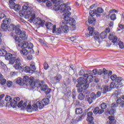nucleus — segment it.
<instances>
[{"label":"nucleus","instance_id":"f257e3e1","mask_svg":"<svg viewBox=\"0 0 124 124\" xmlns=\"http://www.w3.org/2000/svg\"><path fill=\"white\" fill-rule=\"evenodd\" d=\"M56 11H62V12H63L65 14V16L63 17V20L60 23V27L62 28V30L63 31V32L65 33H67L69 31V28L68 26L66 25L67 24H69L71 26H73L75 25V23L76 21L75 19L73 18H69V16L71 15V13H70V10H71V8L69 6H66V5L64 4H62L57 7H56Z\"/></svg>","mask_w":124,"mask_h":124},{"label":"nucleus","instance_id":"f03ea898","mask_svg":"<svg viewBox=\"0 0 124 124\" xmlns=\"http://www.w3.org/2000/svg\"><path fill=\"white\" fill-rule=\"evenodd\" d=\"M19 15L21 17L25 16L26 19H29L28 20L30 23H34L35 25H38L40 27H43L45 25V21L40 18H35V13L32 11V7L24 5L22 7V10L19 12Z\"/></svg>","mask_w":124,"mask_h":124},{"label":"nucleus","instance_id":"7ed1b4c3","mask_svg":"<svg viewBox=\"0 0 124 124\" xmlns=\"http://www.w3.org/2000/svg\"><path fill=\"white\" fill-rule=\"evenodd\" d=\"M112 71H107L106 69H103V70H97V69H94L93 71H88L87 74H84L83 76L84 78L80 77L78 78L77 81L78 83H80L82 86H84V85H89L88 83V79L89 81L93 80L94 78L93 75H107L108 76H111L112 74Z\"/></svg>","mask_w":124,"mask_h":124},{"label":"nucleus","instance_id":"20e7f679","mask_svg":"<svg viewBox=\"0 0 124 124\" xmlns=\"http://www.w3.org/2000/svg\"><path fill=\"white\" fill-rule=\"evenodd\" d=\"M23 100H21L17 105L18 108H21L23 110L24 109H27L28 112H32V111H37L38 110V107L39 109H43L45 106L41 105V102L38 101L36 104L31 106L30 104L27 106V101L24 102Z\"/></svg>","mask_w":124,"mask_h":124},{"label":"nucleus","instance_id":"39448f33","mask_svg":"<svg viewBox=\"0 0 124 124\" xmlns=\"http://www.w3.org/2000/svg\"><path fill=\"white\" fill-rule=\"evenodd\" d=\"M93 30L94 29L93 28H88L89 34L88 33L86 34L87 37H90V36L93 35L94 39L98 41V42H100V38L101 39H104L107 37V32L106 31H103L99 35V33L94 32Z\"/></svg>","mask_w":124,"mask_h":124},{"label":"nucleus","instance_id":"423d86ee","mask_svg":"<svg viewBox=\"0 0 124 124\" xmlns=\"http://www.w3.org/2000/svg\"><path fill=\"white\" fill-rule=\"evenodd\" d=\"M18 47H21L22 50H20V54L23 56H27L29 54V51L27 49H28L29 50L30 54H33L34 51L32 49L33 48V45L31 43H28V42L22 43H19L18 44Z\"/></svg>","mask_w":124,"mask_h":124},{"label":"nucleus","instance_id":"0eeeda50","mask_svg":"<svg viewBox=\"0 0 124 124\" xmlns=\"http://www.w3.org/2000/svg\"><path fill=\"white\" fill-rule=\"evenodd\" d=\"M120 105L122 108L124 107V101H122L120 98L117 97L116 102L113 103L111 104L110 109L109 111L110 114H115L116 112V108H117Z\"/></svg>","mask_w":124,"mask_h":124},{"label":"nucleus","instance_id":"6e6552de","mask_svg":"<svg viewBox=\"0 0 124 124\" xmlns=\"http://www.w3.org/2000/svg\"><path fill=\"white\" fill-rule=\"evenodd\" d=\"M100 108L99 107H96L93 110V113L95 114V115H100L104 113V109H106L107 108V104L105 103H102L100 105Z\"/></svg>","mask_w":124,"mask_h":124},{"label":"nucleus","instance_id":"1a4fd4ad","mask_svg":"<svg viewBox=\"0 0 124 124\" xmlns=\"http://www.w3.org/2000/svg\"><path fill=\"white\" fill-rule=\"evenodd\" d=\"M5 100L6 101H9L10 104L12 107H13V108H15L16 105H17V103H18V101H20V98H14V101L12 102V98H11L10 96L7 95L5 98Z\"/></svg>","mask_w":124,"mask_h":124},{"label":"nucleus","instance_id":"9d476101","mask_svg":"<svg viewBox=\"0 0 124 124\" xmlns=\"http://www.w3.org/2000/svg\"><path fill=\"white\" fill-rule=\"evenodd\" d=\"M108 39H109V40H112L111 42H112V43H113L114 44H115V43L118 44L121 49H123V48H124L123 42L118 41V37H117V36H114L113 34H109Z\"/></svg>","mask_w":124,"mask_h":124},{"label":"nucleus","instance_id":"9b49d317","mask_svg":"<svg viewBox=\"0 0 124 124\" xmlns=\"http://www.w3.org/2000/svg\"><path fill=\"white\" fill-rule=\"evenodd\" d=\"M16 34L19 35L20 38L22 39V40H27L28 39V35L26 34V31H21V29L18 27H16L15 30Z\"/></svg>","mask_w":124,"mask_h":124},{"label":"nucleus","instance_id":"f8f14e48","mask_svg":"<svg viewBox=\"0 0 124 124\" xmlns=\"http://www.w3.org/2000/svg\"><path fill=\"white\" fill-rule=\"evenodd\" d=\"M10 4L11 9H14L16 12H18L21 9V5L16 4L12 0L10 1Z\"/></svg>","mask_w":124,"mask_h":124},{"label":"nucleus","instance_id":"ddd939ff","mask_svg":"<svg viewBox=\"0 0 124 124\" xmlns=\"http://www.w3.org/2000/svg\"><path fill=\"white\" fill-rule=\"evenodd\" d=\"M93 112L89 111L87 113V121L88 122V124H94V123H93Z\"/></svg>","mask_w":124,"mask_h":124},{"label":"nucleus","instance_id":"4468645a","mask_svg":"<svg viewBox=\"0 0 124 124\" xmlns=\"http://www.w3.org/2000/svg\"><path fill=\"white\" fill-rule=\"evenodd\" d=\"M61 27V26H60ZM56 25L53 26V28H52V32L53 33H56V34H61V33H62L63 31V30L62 29L63 27H61L59 28H57L56 29Z\"/></svg>","mask_w":124,"mask_h":124},{"label":"nucleus","instance_id":"2eb2a0df","mask_svg":"<svg viewBox=\"0 0 124 124\" xmlns=\"http://www.w3.org/2000/svg\"><path fill=\"white\" fill-rule=\"evenodd\" d=\"M14 39H15L16 42H17L18 46H19V43H22L23 44H24V43H27V42L25 41L26 40H23V39L21 38V37L19 38L17 36H15L14 37Z\"/></svg>","mask_w":124,"mask_h":124},{"label":"nucleus","instance_id":"dca6fc26","mask_svg":"<svg viewBox=\"0 0 124 124\" xmlns=\"http://www.w3.org/2000/svg\"><path fill=\"white\" fill-rule=\"evenodd\" d=\"M62 76L60 74H57L55 77L53 78L54 84H57V83H59V82L62 80Z\"/></svg>","mask_w":124,"mask_h":124},{"label":"nucleus","instance_id":"f3484780","mask_svg":"<svg viewBox=\"0 0 124 124\" xmlns=\"http://www.w3.org/2000/svg\"><path fill=\"white\" fill-rule=\"evenodd\" d=\"M101 92L102 93H106L108 92H110L109 86H102L101 88Z\"/></svg>","mask_w":124,"mask_h":124},{"label":"nucleus","instance_id":"a211bd4d","mask_svg":"<svg viewBox=\"0 0 124 124\" xmlns=\"http://www.w3.org/2000/svg\"><path fill=\"white\" fill-rule=\"evenodd\" d=\"M86 115H87L86 113H84L82 115H80L79 116H78L76 119H75L76 121V122L77 123V122H81V121H82V120H83L84 118L86 117Z\"/></svg>","mask_w":124,"mask_h":124},{"label":"nucleus","instance_id":"6ab92c4d","mask_svg":"<svg viewBox=\"0 0 124 124\" xmlns=\"http://www.w3.org/2000/svg\"><path fill=\"white\" fill-rule=\"evenodd\" d=\"M96 19L92 16H89L88 17V23L89 24H93V25H95Z\"/></svg>","mask_w":124,"mask_h":124},{"label":"nucleus","instance_id":"aec40b11","mask_svg":"<svg viewBox=\"0 0 124 124\" xmlns=\"http://www.w3.org/2000/svg\"><path fill=\"white\" fill-rule=\"evenodd\" d=\"M16 63L14 66L15 68H18V66H20L21 65V62H22V61L19 58H16Z\"/></svg>","mask_w":124,"mask_h":124},{"label":"nucleus","instance_id":"412c9836","mask_svg":"<svg viewBox=\"0 0 124 124\" xmlns=\"http://www.w3.org/2000/svg\"><path fill=\"white\" fill-rule=\"evenodd\" d=\"M89 86L90 85L89 84H86L83 85L82 87H81L78 88V93H82V92H83V90H87V89L89 88Z\"/></svg>","mask_w":124,"mask_h":124},{"label":"nucleus","instance_id":"4be33fe9","mask_svg":"<svg viewBox=\"0 0 124 124\" xmlns=\"http://www.w3.org/2000/svg\"><path fill=\"white\" fill-rule=\"evenodd\" d=\"M7 30H8V25L4 23H2L0 29L1 31H6Z\"/></svg>","mask_w":124,"mask_h":124},{"label":"nucleus","instance_id":"5701e85b","mask_svg":"<svg viewBox=\"0 0 124 124\" xmlns=\"http://www.w3.org/2000/svg\"><path fill=\"white\" fill-rule=\"evenodd\" d=\"M30 69L31 72V74L36 70V68H35V63L34 62H31V64H30Z\"/></svg>","mask_w":124,"mask_h":124},{"label":"nucleus","instance_id":"b1692460","mask_svg":"<svg viewBox=\"0 0 124 124\" xmlns=\"http://www.w3.org/2000/svg\"><path fill=\"white\" fill-rule=\"evenodd\" d=\"M118 85H120V83H117L116 84V83L112 82L110 83V87L109 86L108 89L111 91L112 89H115V88H118L119 86Z\"/></svg>","mask_w":124,"mask_h":124},{"label":"nucleus","instance_id":"393cba45","mask_svg":"<svg viewBox=\"0 0 124 124\" xmlns=\"http://www.w3.org/2000/svg\"><path fill=\"white\" fill-rule=\"evenodd\" d=\"M16 84L19 85V86H24V82H23V79L21 78H18L16 80Z\"/></svg>","mask_w":124,"mask_h":124},{"label":"nucleus","instance_id":"a878e982","mask_svg":"<svg viewBox=\"0 0 124 124\" xmlns=\"http://www.w3.org/2000/svg\"><path fill=\"white\" fill-rule=\"evenodd\" d=\"M16 27V26H15V25L11 24L10 25H8V31H15Z\"/></svg>","mask_w":124,"mask_h":124},{"label":"nucleus","instance_id":"bb28decb","mask_svg":"<svg viewBox=\"0 0 124 124\" xmlns=\"http://www.w3.org/2000/svg\"><path fill=\"white\" fill-rule=\"evenodd\" d=\"M49 102L50 100H49V98H45L42 100V103L44 106L45 105H47V104H49Z\"/></svg>","mask_w":124,"mask_h":124},{"label":"nucleus","instance_id":"cd10ccee","mask_svg":"<svg viewBox=\"0 0 124 124\" xmlns=\"http://www.w3.org/2000/svg\"><path fill=\"white\" fill-rule=\"evenodd\" d=\"M3 76L2 75H0V84L1 85H5L6 84V79L3 78Z\"/></svg>","mask_w":124,"mask_h":124},{"label":"nucleus","instance_id":"c85d7f7f","mask_svg":"<svg viewBox=\"0 0 124 124\" xmlns=\"http://www.w3.org/2000/svg\"><path fill=\"white\" fill-rule=\"evenodd\" d=\"M3 24H5L8 26L11 23V19L9 18H5L3 21Z\"/></svg>","mask_w":124,"mask_h":124},{"label":"nucleus","instance_id":"c756f323","mask_svg":"<svg viewBox=\"0 0 124 124\" xmlns=\"http://www.w3.org/2000/svg\"><path fill=\"white\" fill-rule=\"evenodd\" d=\"M31 78H30V77L28 76H25L23 78V79H22L23 82L24 83V85H25V83H30V81H31Z\"/></svg>","mask_w":124,"mask_h":124},{"label":"nucleus","instance_id":"7c9ffc66","mask_svg":"<svg viewBox=\"0 0 124 124\" xmlns=\"http://www.w3.org/2000/svg\"><path fill=\"white\" fill-rule=\"evenodd\" d=\"M16 57L15 56H12L11 59L9 60V63L10 64H13L14 62H15V61H16Z\"/></svg>","mask_w":124,"mask_h":124},{"label":"nucleus","instance_id":"2f4dec72","mask_svg":"<svg viewBox=\"0 0 124 124\" xmlns=\"http://www.w3.org/2000/svg\"><path fill=\"white\" fill-rule=\"evenodd\" d=\"M24 71L26 73H31L32 72V71H31V68L29 66H26L24 68Z\"/></svg>","mask_w":124,"mask_h":124},{"label":"nucleus","instance_id":"473e14b6","mask_svg":"<svg viewBox=\"0 0 124 124\" xmlns=\"http://www.w3.org/2000/svg\"><path fill=\"white\" fill-rule=\"evenodd\" d=\"M13 56H12V54L11 53H7V52L5 55V60H6L7 61H10V60Z\"/></svg>","mask_w":124,"mask_h":124},{"label":"nucleus","instance_id":"72a5a7b5","mask_svg":"<svg viewBox=\"0 0 124 124\" xmlns=\"http://www.w3.org/2000/svg\"><path fill=\"white\" fill-rule=\"evenodd\" d=\"M29 83L30 86V88H31L32 89H34V88H35V82L32 80L29 81Z\"/></svg>","mask_w":124,"mask_h":124},{"label":"nucleus","instance_id":"f704fd0d","mask_svg":"<svg viewBox=\"0 0 124 124\" xmlns=\"http://www.w3.org/2000/svg\"><path fill=\"white\" fill-rule=\"evenodd\" d=\"M7 52L5 49H0V56L2 57H4L5 55H6V53Z\"/></svg>","mask_w":124,"mask_h":124},{"label":"nucleus","instance_id":"c9c22d12","mask_svg":"<svg viewBox=\"0 0 124 124\" xmlns=\"http://www.w3.org/2000/svg\"><path fill=\"white\" fill-rule=\"evenodd\" d=\"M82 113H83V109H82V108H77L76 109V114L77 115L82 114Z\"/></svg>","mask_w":124,"mask_h":124},{"label":"nucleus","instance_id":"e433bc0d","mask_svg":"<svg viewBox=\"0 0 124 124\" xmlns=\"http://www.w3.org/2000/svg\"><path fill=\"white\" fill-rule=\"evenodd\" d=\"M104 10H103V9L99 7L97 9V10H95V13H103Z\"/></svg>","mask_w":124,"mask_h":124},{"label":"nucleus","instance_id":"4c0bfd02","mask_svg":"<svg viewBox=\"0 0 124 124\" xmlns=\"http://www.w3.org/2000/svg\"><path fill=\"white\" fill-rule=\"evenodd\" d=\"M86 100H87V101H88V103H89V104H92V103L93 102V99L91 97H87L86 98Z\"/></svg>","mask_w":124,"mask_h":124},{"label":"nucleus","instance_id":"58836bf2","mask_svg":"<svg viewBox=\"0 0 124 124\" xmlns=\"http://www.w3.org/2000/svg\"><path fill=\"white\" fill-rule=\"evenodd\" d=\"M51 0L54 4H56L57 3L59 4V3L62 2L63 1L62 0Z\"/></svg>","mask_w":124,"mask_h":124},{"label":"nucleus","instance_id":"ea45409f","mask_svg":"<svg viewBox=\"0 0 124 124\" xmlns=\"http://www.w3.org/2000/svg\"><path fill=\"white\" fill-rule=\"evenodd\" d=\"M78 98L79 100H83L85 98V95L83 93H80L78 96Z\"/></svg>","mask_w":124,"mask_h":124},{"label":"nucleus","instance_id":"a19ab883","mask_svg":"<svg viewBox=\"0 0 124 124\" xmlns=\"http://www.w3.org/2000/svg\"><path fill=\"white\" fill-rule=\"evenodd\" d=\"M90 97L92 98V99L94 100V99H96L97 98V97L96 96V95L95 94V93H92L91 94Z\"/></svg>","mask_w":124,"mask_h":124},{"label":"nucleus","instance_id":"79ce46f5","mask_svg":"<svg viewBox=\"0 0 124 124\" xmlns=\"http://www.w3.org/2000/svg\"><path fill=\"white\" fill-rule=\"evenodd\" d=\"M110 19L112 21H115L116 19H117V16H116V14H113L110 16Z\"/></svg>","mask_w":124,"mask_h":124},{"label":"nucleus","instance_id":"37998d69","mask_svg":"<svg viewBox=\"0 0 124 124\" xmlns=\"http://www.w3.org/2000/svg\"><path fill=\"white\" fill-rule=\"evenodd\" d=\"M48 86H47L46 85H44L41 87V90L45 92Z\"/></svg>","mask_w":124,"mask_h":124},{"label":"nucleus","instance_id":"c03bdc74","mask_svg":"<svg viewBox=\"0 0 124 124\" xmlns=\"http://www.w3.org/2000/svg\"><path fill=\"white\" fill-rule=\"evenodd\" d=\"M120 94H121V90H117L115 91L114 95L115 96H118V95H120Z\"/></svg>","mask_w":124,"mask_h":124},{"label":"nucleus","instance_id":"a18cd8bd","mask_svg":"<svg viewBox=\"0 0 124 124\" xmlns=\"http://www.w3.org/2000/svg\"><path fill=\"white\" fill-rule=\"evenodd\" d=\"M89 14L90 15L89 16H92V17H93V16L95 15V11L90 10L89 12Z\"/></svg>","mask_w":124,"mask_h":124},{"label":"nucleus","instance_id":"49530a36","mask_svg":"<svg viewBox=\"0 0 124 124\" xmlns=\"http://www.w3.org/2000/svg\"><path fill=\"white\" fill-rule=\"evenodd\" d=\"M117 75H112L111 77H110V78L112 80V81H116V79H117Z\"/></svg>","mask_w":124,"mask_h":124},{"label":"nucleus","instance_id":"de8ad7c7","mask_svg":"<svg viewBox=\"0 0 124 124\" xmlns=\"http://www.w3.org/2000/svg\"><path fill=\"white\" fill-rule=\"evenodd\" d=\"M52 26H53V24L50 22H47L46 23V27H47V29H50Z\"/></svg>","mask_w":124,"mask_h":124},{"label":"nucleus","instance_id":"09e8293b","mask_svg":"<svg viewBox=\"0 0 124 124\" xmlns=\"http://www.w3.org/2000/svg\"><path fill=\"white\" fill-rule=\"evenodd\" d=\"M71 83V79L69 78H68L66 79L65 84L67 85H69Z\"/></svg>","mask_w":124,"mask_h":124},{"label":"nucleus","instance_id":"8fccbe9b","mask_svg":"<svg viewBox=\"0 0 124 124\" xmlns=\"http://www.w3.org/2000/svg\"><path fill=\"white\" fill-rule=\"evenodd\" d=\"M123 80V78L122 77H117L116 79L115 80V82L117 83H120V82H122V80Z\"/></svg>","mask_w":124,"mask_h":124},{"label":"nucleus","instance_id":"3c124183","mask_svg":"<svg viewBox=\"0 0 124 124\" xmlns=\"http://www.w3.org/2000/svg\"><path fill=\"white\" fill-rule=\"evenodd\" d=\"M18 68H15V69L20 70V71H23L24 70V66H17Z\"/></svg>","mask_w":124,"mask_h":124},{"label":"nucleus","instance_id":"603ef678","mask_svg":"<svg viewBox=\"0 0 124 124\" xmlns=\"http://www.w3.org/2000/svg\"><path fill=\"white\" fill-rule=\"evenodd\" d=\"M51 90L49 88H48V87L45 90V93L46 94H48V93H51Z\"/></svg>","mask_w":124,"mask_h":124},{"label":"nucleus","instance_id":"864d4df0","mask_svg":"<svg viewBox=\"0 0 124 124\" xmlns=\"http://www.w3.org/2000/svg\"><path fill=\"white\" fill-rule=\"evenodd\" d=\"M101 92L100 91H98L97 93L95 94L96 96L97 97V98H98V97H100L101 96Z\"/></svg>","mask_w":124,"mask_h":124},{"label":"nucleus","instance_id":"5fc2aeb1","mask_svg":"<svg viewBox=\"0 0 124 124\" xmlns=\"http://www.w3.org/2000/svg\"><path fill=\"white\" fill-rule=\"evenodd\" d=\"M44 68L46 70H47L48 68H49V65L47 64V63L45 62L44 64Z\"/></svg>","mask_w":124,"mask_h":124},{"label":"nucleus","instance_id":"6e6d98bb","mask_svg":"<svg viewBox=\"0 0 124 124\" xmlns=\"http://www.w3.org/2000/svg\"><path fill=\"white\" fill-rule=\"evenodd\" d=\"M84 70H81L79 72H78V75L79 76H84Z\"/></svg>","mask_w":124,"mask_h":124},{"label":"nucleus","instance_id":"4d7b16f0","mask_svg":"<svg viewBox=\"0 0 124 124\" xmlns=\"http://www.w3.org/2000/svg\"><path fill=\"white\" fill-rule=\"evenodd\" d=\"M72 98L73 99H76V93L75 92H72Z\"/></svg>","mask_w":124,"mask_h":124},{"label":"nucleus","instance_id":"13d9d810","mask_svg":"<svg viewBox=\"0 0 124 124\" xmlns=\"http://www.w3.org/2000/svg\"><path fill=\"white\" fill-rule=\"evenodd\" d=\"M6 84H7V86L9 88L11 87V86H12L13 83L12 81H9L7 82Z\"/></svg>","mask_w":124,"mask_h":124},{"label":"nucleus","instance_id":"bf43d9fd","mask_svg":"<svg viewBox=\"0 0 124 124\" xmlns=\"http://www.w3.org/2000/svg\"><path fill=\"white\" fill-rule=\"evenodd\" d=\"M27 58V60H29V61H31V60H32V55L31 54L28 55Z\"/></svg>","mask_w":124,"mask_h":124},{"label":"nucleus","instance_id":"052dcab7","mask_svg":"<svg viewBox=\"0 0 124 124\" xmlns=\"http://www.w3.org/2000/svg\"><path fill=\"white\" fill-rule=\"evenodd\" d=\"M46 6H47V7H50V6H51L52 4L51 3V1H47L46 3Z\"/></svg>","mask_w":124,"mask_h":124},{"label":"nucleus","instance_id":"680f3d73","mask_svg":"<svg viewBox=\"0 0 124 124\" xmlns=\"http://www.w3.org/2000/svg\"><path fill=\"white\" fill-rule=\"evenodd\" d=\"M4 17H6L5 15H4L3 13H1L0 14V19H3V18H4Z\"/></svg>","mask_w":124,"mask_h":124},{"label":"nucleus","instance_id":"e2e57ef3","mask_svg":"<svg viewBox=\"0 0 124 124\" xmlns=\"http://www.w3.org/2000/svg\"><path fill=\"white\" fill-rule=\"evenodd\" d=\"M104 31H106V32H107V33H109V32H110V28H107Z\"/></svg>","mask_w":124,"mask_h":124},{"label":"nucleus","instance_id":"0e129e2a","mask_svg":"<svg viewBox=\"0 0 124 124\" xmlns=\"http://www.w3.org/2000/svg\"><path fill=\"white\" fill-rule=\"evenodd\" d=\"M108 26L109 27H110V28H111V27H113V26H114V22H110L108 24Z\"/></svg>","mask_w":124,"mask_h":124},{"label":"nucleus","instance_id":"69168bd1","mask_svg":"<svg viewBox=\"0 0 124 124\" xmlns=\"http://www.w3.org/2000/svg\"><path fill=\"white\" fill-rule=\"evenodd\" d=\"M81 86H82L81 83L80 82H78V83L76 84V88H79L81 87Z\"/></svg>","mask_w":124,"mask_h":124},{"label":"nucleus","instance_id":"338daca9","mask_svg":"<svg viewBox=\"0 0 124 124\" xmlns=\"http://www.w3.org/2000/svg\"><path fill=\"white\" fill-rule=\"evenodd\" d=\"M71 41H75V40H76V38L74 37H71L70 38Z\"/></svg>","mask_w":124,"mask_h":124},{"label":"nucleus","instance_id":"774afa93","mask_svg":"<svg viewBox=\"0 0 124 124\" xmlns=\"http://www.w3.org/2000/svg\"><path fill=\"white\" fill-rule=\"evenodd\" d=\"M70 68L72 70H75V69L76 68V67L75 66H74L73 65H72L70 66Z\"/></svg>","mask_w":124,"mask_h":124}]
</instances>
